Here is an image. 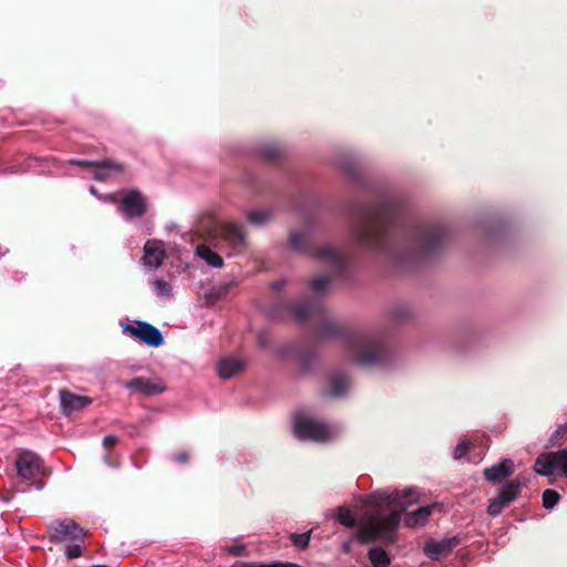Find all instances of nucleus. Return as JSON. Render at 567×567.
Here are the masks:
<instances>
[{
	"label": "nucleus",
	"instance_id": "2",
	"mask_svg": "<svg viewBox=\"0 0 567 567\" xmlns=\"http://www.w3.org/2000/svg\"><path fill=\"white\" fill-rule=\"evenodd\" d=\"M353 237L361 247L379 252L396 267L406 268L439 256L447 241L444 226L409 220L391 199L352 207Z\"/></svg>",
	"mask_w": 567,
	"mask_h": 567
},
{
	"label": "nucleus",
	"instance_id": "22",
	"mask_svg": "<svg viewBox=\"0 0 567 567\" xmlns=\"http://www.w3.org/2000/svg\"><path fill=\"white\" fill-rule=\"evenodd\" d=\"M523 488V483L518 480H511L507 481L502 487L499 488L498 495L502 496L505 501L508 503H513L517 499Z\"/></svg>",
	"mask_w": 567,
	"mask_h": 567
},
{
	"label": "nucleus",
	"instance_id": "44",
	"mask_svg": "<svg viewBox=\"0 0 567 567\" xmlns=\"http://www.w3.org/2000/svg\"><path fill=\"white\" fill-rule=\"evenodd\" d=\"M286 567H301V566L293 564V563H286Z\"/></svg>",
	"mask_w": 567,
	"mask_h": 567
},
{
	"label": "nucleus",
	"instance_id": "41",
	"mask_svg": "<svg viewBox=\"0 0 567 567\" xmlns=\"http://www.w3.org/2000/svg\"><path fill=\"white\" fill-rule=\"evenodd\" d=\"M228 292V286L225 285V286H220V287H217L215 289V296L217 298H221L223 296H225L226 293Z\"/></svg>",
	"mask_w": 567,
	"mask_h": 567
},
{
	"label": "nucleus",
	"instance_id": "46",
	"mask_svg": "<svg viewBox=\"0 0 567 567\" xmlns=\"http://www.w3.org/2000/svg\"><path fill=\"white\" fill-rule=\"evenodd\" d=\"M92 567H107L105 565H96V566H92Z\"/></svg>",
	"mask_w": 567,
	"mask_h": 567
},
{
	"label": "nucleus",
	"instance_id": "13",
	"mask_svg": "<svg viewBox=\"0 0 567 567\" xmlns=\"http://www.w3.org/2000/svg\"><path fill=\"white\" fill-rule=\"evenodd\" d=\"M515 471L514 462L511 458H504L498 464L484 470L486 481L496 484L513 475Z\"/></svg>",
	"mask_w": 567,
	"mask_h": 567
},
{
	"label": "nucleus",
	"instance_id": "14",
	"mask_svg": "<svg viewBox=\"0 0 567 567\" xmlns=\"http://www.w3.org/2000/svg\"><path fill=\"white\" fill-rule=\"evenodd\" d=\"M124 171L122 164L113 161L96 162L93 178L97 182H106L111 176L121 174Z\"/></svg>",
	"mask_w": 567,
	"mask_h": 567
},
{
	"label": "nucleus",
	"instance_id": "38",
	"mask_svg": "<svg viewBox=\"0 0 567 567\" xmlns=\"http://www.w3.org/2000/svg\"><path fill=\"white\" fill-rule=\"evenodd\" d=\"M173 461L186 464L189 461V454L186 451L175 453L171 457Z\"/></svg>",
	"mask_w": 567,
	"mask_h": 567
},
{
	"label": "nucleus",
	"instance_id": "30",
	"mask_svg": "<svg viewBox=\"0 0 567 567\" xmlns=\"http://www.w3.org/2000/svg\"><path fill=\"white\" fill-rule=\"evenodd\" d=\"M555 458L557 470H560L561 474L567 477V449L555 451Z\"/></svg>",
	"mask_w": 567,
	"mask_h": 567
},
{
	"label": "nucleus",
	"instance_id": "18",
	"mask_svg": "<svg viewBox=\"0 0 567 567\" xmlns=\"http://www.w3.org/2000/svg\"><path fill=\"white\" fill-rule=\"evenodd\" d=\"M537 474L548 476L557 470L555 452L542 453L537 456L534 465Z\"/></svg>",
	"mask_w": 567,
	"mask_h": 567
},
{
	"label": "nucleus",
	"instance_id": "16",
	"mask_svg": "<svg viewBox=\"0 0 567 567\" xmlns=\"http://www.w3.org/2000/svg\"><path fill=\"white\" fill-rule=\"evenodd\" d=\"M437 503H433L431 505L422 506L414 512L408 513L405 515V525L408 527H415L420 525H424L427 518L433 513V509L439 507Z\"/></svg>",
	"mask_w": 567,
	"mask_h": 567
},
{
	"label": "nucleus",
	"instance_id": "31",
	"mask_svg": "<svg viewBox=\"0 0 567 567\" xmlns=\"http://www.w3.org/2000/svg\"><path fill=\"white\" fill-rule=\"evenodd\" d=\"M153 286L159 297H167L171 295L172 286L164 279H155L153 281Z\"/></svg>",
	"mask_w": 567,
	"mask_h": 567
},
{
	"label": "nucleus",
	"instance_id": "33",
	"mask_svg": "<svg viewBox=\"0 0 567 567\" xmlns=\"http://www.w3.org/2000/svg\"><path fill=\"white\" fill-rule=\"evenodd\" d=\"M565 435H567V422L558 426V429L550 435L549 442L551 445H556Z\"/></svg>",
	"mask_w": 567,
	"mask_h": 567
},
{
	"label": "nucleus",
	"instance_id": "42",
	"mask_svg": "<svg viewBox=\"0 0 567 567\" xmlns=\"http://www.w3.org/2000/svg\"><path fill=\"white\" fill-rule=\"evenodd\" d=\"M341 549L344 554H350L352 550V540L344 542L341 546Z\"/></svg>",
	"mask_w": 567,
	"mask_h": 567
},
{
	"label": "nucleus",
	"instance_id": "7",
	"mask_svg": "<svg viewBox=\"0 0 567 567\" xmlns=\"http://www.w3.org/2000/svg\"><path fill=\"white\" fill-rule=\"evenodd\" d=\"M219 237L236 252H243L247 247L245 227L236 223H221L217 227Z\"/></svg>",
	"mask_w": 567,
	"mask_h": 567
},
{
	"label": "nucleus",
	"instance_id": "1",
	"mask_svg": "<svg viewBox=\"0 0 567 567\" xmlns=\"http://www.w3.org/2000/svg\"><path fill=\"white\" fill-rule=\"evenodd\" d=\"M290 246L308 254L328 267L329 274L313 278L309 285L311 297L291 308L295 319L308 326L318 341L341 338L346 350L360 367H382L392 360V352L379 334L351 332L344 322L336 320L328 311L322 297L330 290L332 280L350 276L351 258L331 245L312 247L307 230L292 231Z\"/></svg>",
	"mask_w": 567,
	"mask_h": 567
},
{
	"label": "nucleus",
	"instance_id": "24",
	"mask_svg": "<svg viewBox=\"0 0 567 567\" xmlns=\"http://www.w3.org/2000/svg\"><path fill=\"white\" fill-rule=\"evenodd\" d=\"M368 558L373 567H388L391 564L390 556L382 547L370 548Z\"/></svg>",
	"mask_w": 567,
	"mask_h": 567
},
{
	"label": "nucleus",
	"instance_id": "39",
	"mask_svg": "<svg viewBox=\"0 0 567 567\" xmlns=\"http://www.w3.org/2000/svg\"><path fill=\"white\" fill-rule=\"evenodd\" d=\"M118 442V439L114 435H107L103 439V446L107 450L112 449L116 443Z\"/></svg>",
	"mask_w": 567,
	"mask_h": 567
},
{
	"label": "nucleus",
	"instance_id": "20",
	"mask_svg": "<svg viewBox=\"0 0 567 567\" xmlns=\"http://www.w3.org/2000/svg\"><path fill=\"white\" fill-rule=\"evenodd\" d=\"M350 385V381L347 374L338 372L329 379L328 394L331 396H339L346 393Z\"/></svg>",
	"mask_w": 567,
	"mask_h": 567
},
{
	"label": "nucleus",
	"instance_id": "9",
	"mask_svg": "<svg viewBox=\"0 0 567 567\" xmlns=\"http://www.w3.org/2000/svg\"><path fill=\"white\" fill-rule=\"evenodd\" d=\"M121 212L126 218L142 217L146 213V200L137 189L128 190L121 200Z\"/></svg>",
	"mask_w": 567,
	"mask_h": 567
},
{
	"label": "nucleus",
	"instance_id": "5",
	"mask_svg": "<svg viewBox=\"0 0 567 567\" xmlns=\"http://www.w3.org/2000/svg\"><path fill=\"white\" fill-rule=\"evenodd\" d=\"M49 530L50 540L55 543H62L65 540L83 543V539L86 536V530L72 519L53 520L49 526Z\"/></svg>",
	"mask_w": 567,
	"mask_h": 567
},
{
	"label": "nucleus",
	"instance_id": "37",
	"mask_svg": "<svg viewBox=\"0 0 567 567\" xmlns=\"http://www.w3.org/2000/svg\"><path fill=\"white\" fill-rule=\"evenodd\" d=\"M233 567H284V563L278 561V563L270 564V565L256 564V563H243L240 565L233 566Z\"/></svg>",
	"mask_w": 567,
	"mask_h": 567
},
{
	"label": "nucleus",
	"instance_id": "3",
	"mask_svg": "<svg viewBox=\"0 0 567 567\" xmlns=\"http://www.w3.org/2000/svg\"><path fill=\"white\" fill-rule=\"evenodd\" d=\"M416 492L412 488L394 493H379L374 495L377 498L375 506H386L391 511L389 515L382 516L379 513L372 514L368 519L360 523L357 522L353 513L347 507L338 508V520L341 525L358 529L353 535L360 544H372L377 540L385 543L394 542V533L396 532L401 514L406 511V507L417 501Z\"/></svg>",
	"mask_w": 567,
	"mask_h": 567
},
{
	"label": "nucleus",
	"instance_id": "27",
	"mask_svg": "<svg viewBox=\"0 0 567 567\" xmlns=\"http://www.w3.org/2000/svg\"><path fill=\"white\" fill-rule=\"evenodd\" d=\"M542 498H543V506L546 509H551L558 504V502L560 499V495L557 491L548 488L543 492Z\"/></svg>",
	"mask_w": 567,
	"mask_h": 567
},
{
	"label": "nucleus",
	"instance_id": "6",
	"mask_svg": "<svg viewBox=\"0 0 567 567\" xmlns=\"http://www.w3.org/2000/svg\"><path fill=\"white\" fill-rule=\"evenodd\" d=\"M18 476L23 481L35 480L43 471L42 458L31 451H22L16 458Z\"/></svg>",
	"mask_w": 567,
	"mask_h": 567
},
{
	"label": "nucleus",
	"instance_id": "11",
	"mask_svg": "<svg viewBox=\"0 0 567 567\" xmlns=\"http://www.w3.org/2000/svg\"><path fill=\"white\" fill-rule=\"evenodd\" d=\"M123 386L128 390H134L146 396L163 393L166 390L164 383L159 380H151L143 377H136L123 383Z\"/></svg>",
	"mask_w": 567,
	"mask_h": 567
},
{
	"label": "nucleus",
	"instance_id": "45",
	"mask_svg": "<svg viewBox=\"0 0 567 567\" xmlns=\"http://www.w3.org/2000/svg\"><path fill=\"white\" fill-rule=\"evenodd\" d=\"M90 192H91L92 194H96V189H95L93 186L90 188Z\"/></svg>",
	"mask_w": 567,
	"mask_h": 567
},
{
	"label": "nucleus",
	"instance_id": "17",
	"mask_svg": "<svg viewBox=\"0 0 567 567\" xmlns=\"http://www.w3.org/2000/svg\"><path fill=\"white\" fill-rule=\"evenodd\" d=\"M164 258V250L155 241L148 240L145 244L143 259L146 266L157 268L163 264Z\"/></svg>",
	"mask_w": 567,
	"mask_h": 567
},
{
	"label": "nucleus",
	"instance_id": "28",
	"mask_svg": "<svg viewBox=\"0 0 567 567\" xmlns=\"http://www.w3.org/2000/svg\"><path fill=\"white\" fill-rule=\"evenodd\" d=\"M310 535H311V530H308L306 533H301V534H297V533H292L290 534V539L292 542V544L299 548V549H305L308 547L309 545V542H310Z\"/></svg>",
	"mask_w": 567,
	"mask_h": 567
},
{
	"label": "nucleus",
	"instance_id": "29",
	"mask_svg": "<svg viewBox=\"0 0 567 567\" xmlns=\"http://www.w3.org/2000/svg\"><path fill=\"white\" fill-rule=\"evenodd\" d=\"M390 316L398 322H403L411 317V311L405 306H396L390 311Z\"/></svg>",
	"mask_w": 567,
	"mask_h": 567
},
{
	"label": "nucleus",
	"instance_id": "4",
	"mask_svg": "<svg viewBox=\"0 0 567 567\" xmlns=\"http://www.w3.org/2000/svg\"><path fill=\"white\" fill-rule=\"evenodd\" d=\"M293 432L299 440H309L320 443L329 441L331 436V432L326 424L306 415L296 416Z\"/></svg>",
	"mask_w": 567,
	"mask_h": 567
},
{
	"label": "nucleus",
	"instance_id": "19",
	"mask_svg": "<svg viewBox=\"0 0 567 567\" xmlns=\"http://www.w3.org/2000/svg\"><path fill=\"white\" fill-rule=\"evenodd\" d=\"M245 363L235 358H224L218 363V375L221 379H229L244 371Z\"/></svg>",
	"mask_w": 567,
	"mask_h": 567
},
{
	"label": "nucleus",
	"instance_id": "26",
	"mask_svg": "<svg viewBox=\"0 0 567 567\" xmlns=\"http://www.w3.org/2000/svg\"><path fill=\"white\" fill-rule=\"evenodd\" d=\"M511 503L502 498L497 494V496L489 499V504L487 506V514L492 517L498 516L505 507H507Z\"/></svg>",
	"mask_w": 567,
	"mask_h": 567
},
{
	"label": "nucleus",
	"instance_id": "21",
	"mask_svg": "<svg viewBox=\"0 0 567 567\" xmlns=\"http://www.w3.org/2000/svg\"><path fill=\"white\" fill-rule=\"evenodd\" d=\"M261 159L269 165H279L281 161V148L278 143H266L259 150Z\"/></svg>",
	"mask_w": 567,
	"mask_h": 567
},
{
	"label": "nucleus",
	"instance_id": "10",
	"mask_svg": "<svg viewBox=\"0 0 567 567\" xmlns=\"http://www.w3.org/2000/svg\"><path fill=\"white\" fill-rule=\"evenodd\" d=\"M60 404L63 414L71 415L73 412L81 411L92 403V399L86 395L75 394L66 389L59 392Z\"/></svg>",
	"mask_w": 567,
	"mask_h": 567
},
{
	"label": "nucleus",
	"instance_id": "40",
	"mask_svg": "<svg viewBox=\"0 0 567 567\" xmlns=\"http://www.w3.org/2000/svg\"><path fill=\"white\" fill-rule=\"evenodd\" d=\"M71 164L80 166V167H95L96 162L86 161V159H73Z\"/></svg>",
	"mask_w": 567,
	"mask_h": 567
},
{
	"label": "nucleus",
	"instance_id": "23",
	"mask_svg": "<svg viewBox=\"0 0 567 567\" xmlns=\"http://www.w3.org/2000/svg\"><path fill=\"white\" fill-rule=\"evenodd\" d=\"M196 252L199 258L204 259L212 267L219 268L224 264L221 256L206 245H198Z\"/></svg>",
	"mask_w": 567,
	"mask_h": 567
},
{
	"label": "nucleus",
	"instance_id": "36",
	"mask_svg": "<svg viewBox=\"0 0 567 567\" xmlns=\"http://www.w3.org/2000/svg\"><path fill=\"white\" fill-rule=\"evenodd\" d=\"M228 551L234 556H244L247 553L246 546L244 544H236L228 548Z\"/></svg>",
	"mask_w": 567,
	"mask_h": 567
},
{
	"label": "nucleus",
	"instance_id": "32",
	"mask_svg": "<svg viewBox=\"0 0 567 567\" xmlns=\"http://www.w3.org/2000/svg\"><path fill=\"white\" fill-rule=\"evenodd\" d=\"M65 555L69 559L79 558L82 555V543L68 545L65 548Z\"/></svg>",
	"mask_w": 567,
	"mask_h": 567
},
{
	"label": "nucleus",
	"instance_id": "8",
	"mask_svg": "<svg viewBox=\"0 0 567 567\" xmlns=\"http://www.w3.org/2000/svg\"><path fill=\"white\" fill-rule=\"evenodd\" d=\"M123 330L150 347L157 348L164 343L161 331L147 322L137 321L136 324H125Z\"/></svg>",
	"mask_w": 567,
	"mask_h": 567
},
{
	"label": "nucleus",
	"instance_id": "12",
	"mask_svg": "<svg viewBox=\"0 0 567 567\" xmlns=\"http://www.w3.org/2000/svg\"><path fill=\"white\" fill-rule=\"evenodd\" d=\"M461 543L457 536L444 538L442 540L427 542L424 546V554L432 560H439L447 556Z\"/></svg>",
	"mask_w": 567,
	"mask_h": 567
},
{
	"label": "nucleus",
	"instance_id": "43",
	"mask_svg": "<svg viewBox=\"0 0 567 567\" xmlns=\"http://www.w3.org/2000/svg\"><path fill=\"white\" fill-rule=\"evenodd\" d=\"M271 286H272L274 290H280L281 287L284 286V282L282 281H275Z\"/></svg>",
	"mask_w": 567,
	"mask_h": 567
},
{
	"label": "nucleus",
	"instance_id": "34",
	"mask_svg": "<svg viewBox=\"0 0 567 567\" xmlns=\"http://www.w3.org/2000/svg\"><path fill=\"white\" fill-rule=\"evenodd\" d=\"M471 445L472 444L467 441H462L461 443H458L454 450V458L461 460L462 457H464L467 454Z\"/></svg>",
	"mask_w": 567,
	"mask_h": 567
},
{
	"label": "nucleus",
	"instance_id": "35",
	"mask_svg": "<svg viewBox=\"0 0 567 567\" xmlns=\"http://www.w3.org/2000/svg\"><path fill=\"white\" fill-rule=\"evenodd\" d=\"M271 342V334L268 331H261L258 334V346L261 349H269Z\"/></svg>",
	"mask_w": 567,
	"mask_h": 567
},
{
	"label": "nucleus",
	"instance_id": "15",
	"mask_svg": "<svg viewBox=\"0 0 567 567\" xmlns=\"http://www.w3.org/2000/svg\"><path fill=\"white\" fill-rule=\"evenodd\" d=\"M343 174L358 185H363V175L359 162L352 156H343L339 162Z\"/></svg>",
	"mask_w": 567,
	"mask_h": 567
},
{
	"label": "nucleus",
	"instance_id": "25",
	"mask_svg": "<svg viewBox=\"0 0 567 567\" xmlns=\"http://www.w3.org/2000/svg\"><path fill=\"white\" fill-rule=\"evenodd\" d=\"M274 219L270 209L250 210L247 213V220L254 226H265Z\"/></svg>",
	"mask_w": 567,
	"mask_h": 567
}]
</instances>
